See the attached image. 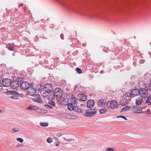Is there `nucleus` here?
Instances as JSON below:
<instances>
[{
  "label": "nucleus",
  "mask_w": 151,
  "mask_h": 151,
  "mask_svg": "<svg viewBox=\"0 0 151 151\" xmlns=\"http://www.w3.org/2000/svg\"><path fill=\"white\" fill-rule=\"evenodd\" d=\"M49 104L52 106H54L55 105V102L51 101H50L49 102Z\"/></svg>",
  "instance_id": "nucleus-30"
},
{
  "label": "nucleus",
  "mask_w": 151,
  "mask_h": 151,
  "mask_svg": "<svg viewBox=\"0 0 151 151\" xmlns=\"http://www.w3.org/2000/svg\"><path fill=\"white\" fill-rule=\"evenodd\" d=\"M71 103L75 104L76 103V99L74 98H72L70 100Z\"/></svg>",
  "instance_id": "nucleus-26"
},
{
  "label": "nucleus",
  "mask_w": 151,
  "mask_h": 151,
  "mask_svg": "<svg viewBox=\"0 0 151 151\" xmlns=\"http://www.w3.org/2000/svg\"><path fill=\"white\" fill-rule=\"evenodd\" d=\"M32 96V99L34 101L40 103L42 102V100L40 99V95L37 94L33 95Z\"/></svg>",
  "instance_id": "nucleus-11"
},
{
  "label": "nucleus",
  "mask_w": 151,
  "mask_h": 151,
  "mask_svg": "<svg viewBox=\"0 0 151 151\" xmlns=\"http://www.w3.org/2000/svg\"><path fill=\"white\" fill-rule=\"evenodd\" d=\"M107 111L106 109H101L100 110V113L101 114H104Z\"/></svg>",
  "instance_id": "nucleus-28"
},
{
  "label": "nucleus",
  "mask_w": 151,
  "mask_h": 151,
  "mask_svg": "<svg viewBox=\"0 0 151 151\" xmlns=\"http://www.w3.org/2000/svg\"><path fill=\"white\" fill-rule=\"evenodd\" d=\"M55 95L57 98L60 99L63 96V91L59 88H56L55 90Z\"/></svg>",
  "instance_id": "nucleus-3"
},
{
  "label": "nucleus",
  "mask_w": 151,
  "mask_h": 151,
  "mask_svg": "<svg viewBox=\"0 0 151 151\" xmlns=\"http://www.w3.org/2000/svg\"><path fill=\"white\" fill-rule=\"evenodd\" d=\"M44 90L47 93H50L52 91V85L50 84H45L44 86Z\"/></svg>",
  "instance_id": "nucleus-4"
},
{
  "label": "nucleus",
  "mask_w": 151,
  "mask_h": 151,
  "mask_svg": "<svg viewBox=\"0 0 151 151\" xmlns=\"http://www.w3.org/2000/svg\"><path fill=\"white\" fill-rule=\"evenodd\" d=\"M146 101L147 103H151V96H149L147 97Z\"/></svg>",
  "instance_id": "nucleus-29"
},
{
  "label": "nucleus",
  "mask_w": 151,
  "mask_h": 151,
  "mask_svg": "<svg viewBox=\"0 0 151 151\" xmlns=\"http://www.w3.org/2000/svg\"><path fill=\"white\" fill-rule=\"evenodd\" d=\"M60 37L63 40L64 39V36L63 34H61L60 35Z\"/></svg>",
  "instance_id": "nucleus-38"
},
{
  "label": "nucleus",
  "mask_w": 151,
  "mask_h": 151,
  "mask_svg": "<svg viewBox=\"0 0 151 151\" xmlns=\"http://www.w3.org/2000/svg\"><path fill=\"white\" fill-rule=\"evenodd\" d=\"M117 118H122L126 120H127V118L125 117L124 116H117Z\"/></svg>",
  "instance_id": "nucleus-35"
},
{
  "label": "nucleus",
  "mask_w": 151,
  "mask_h": 151,
  "mask_svg": "<svg viewBox=\"0 0 151 151\" xmlns=\"http://www.w3.org/2000/svg\"><path fill=\"white\" fill-rule=\"evenodd\" d=\"M14 45L12 44H10L6 46V48H7L10 51H13L14 49Z\"/></svg>",
  "instance_id": "nucleus-20"
},
{
  "label": "nucleus",
  "mask_w": 151,
  "mask_h": 151,
  "mask_svg": "<svg viewBox=\"0 0 151 151\" xmlns=\"http://www.w3.org/2000/svg\"><path fill=\"white\" fill-rule=\"evenodd\" d=\"M139 94L141 98H145L147 96L148 94L146 90L143 88H141L139 90Z\"/></svg>",
  "instance_id": "nucleus-9"
},
{
  "label": "nucleus",
  "mask_w": 151,
  "mask_h": 151,
  "mask_svg": "<svg viewBox=\"0 0 151 151\" xmlns=\"http://www.w3.org/2000/svg\"><path fill=\"white\" fill-rule=\"evenodd\" d=\"M68 108V109L70 111L74 110V107L73 106V104L72 103L68 104L67 105Z\"/></svg>",
  "instance_id": "nucleus-19"
},
{
  "label": "nucleus",
  "mask_w": 151,
  "mask_h": 151,
  "mask_svg": "<svg viewBox=\"0 0 151 151\" xmlns=\"http://www.w3.org/2000/svg\"><path fill=\"white\" fill-rule=\"evenodd\" d=\"M106 101L105 99H101L99 100L98 102V106L101 108L104 106L106 104Z\"/></svg>",
  "instance_id": "nucleus-12"
},
{
  "label": "nucleus",
  "mask_w": 151,
  "mask_h": 151,
  "mask_svg": "<svg viewBox=\"0 0 151 151\" xmlns=\"http://www.w3.org/2000/svg\"><path fill=\"white\" fill-rule=\"evenodd\" d=\"M66 118L69 119H75L78 118V117L72 114H67L66 115Z\"/></svg>",
  "instance_id": "nucleus-14"
},
{
  "label": "nucleus",
  "mask_w": 151,
  "mask_h": 151,
  "mask_svg": "<svg viewBox=\"0 0 151 151\" xmlns=\"http://www.w3.org/2000/svg\"><path fill=\"white\" fill-rule=\"evenodd\" d=\"M17 140L18 141L20 142H22L24 141L23 139L21 138H18L17 139Z\"/></svg>",
  "instance_id": "nucleus-34"
},
{
  "label": "nucleus",
  "mask_w": 151,
  "mask_h": 151,
  "mask_svg": "<svg viewBox=\"0 0 151 151\" xmlns=\"http://www.w3.org/2000/svg\"><path fill=\"white\" fill-rule=\"evenodd\" d=\"M14 96H11V98H12V99H13V98H14Z\"/></svg>",
  "instance_id": "nucleus-45"
},
{
  "label": "nucleus",
  "mask_w": 151,
  "mask_h": 151,
  "mask_svg": "<svg viewBox=\"0 0 151 151\" xmlns=\"http://www.w3.org/2000/svg\"><path fill=\"white\" fill-rule=\"evenodd\" d=\"M97 112V110L95 108L87 110L84 114L86 117H91L94 116Z\"/></svg>",
  "instance_id": "nucleus-2"
},
{
  "label": "nucleus",
  "mask_w": 151,
  "mask_h": 151,
  "mask_svg": "<svg viewBox=\"0 0 151 151\" xmlns=\"http://www.w3.org/2000/svg\"><path fill=\"white\" fill-rule=\"evenodd\" d=\"M30 86L29 83L26 81L22 82L20 85L21 88L24 90L27 89Z\"/></svg>",
  "instance_id": "nucleus-7"
},
{
  "label": "nucleus",
  "mask_w": 151,
  "mask_h": 151,
  "mask_svg": "<svg viewBox=\"0 0 151 151\" xmlns=\"http://www.w3.org/2000/svg\"><path fill=\"white\" fill-rule=\"evenodd\" d=\"M21 146L20 145H16V147H21Z\"/></svg>",
  "instance_id": "nucleus-40"
},
{
  "label": "nucleus",
  "mask_w": 151,
  "mask_h": 151,
  "mask_svg": "<svg viewBox=\"0 0 151 151\" xmlns=\"http://www.w3.org/2000/svg\"><path fill=\"white\" fill-rule=\"evenodd\" d=\"M12 83V81L8 78L3 79L2 81V84L4 86L9 87L11 86Z\"/></svg>",
  "instance_id": "nucleus-5"
},
{
  "label": "nucleus",
  "mask_w": 151,
  "mask_h": 151,
  "mask_svg": "<svg viewBox=\"0 0 151 151\" xmlns=\"http://www.w3.org/2000/svg\"><path fill=\"white\" fill-rule=\"evenodd\" d=\"M62 135V134L61 133H60L58 135V137H60Z\"/></svg>",
  "instance_id": "nucleus-42"
},
{
  "label": "nucleus",
  "mask_w": 151,
  "mask_h": 151,
  "mask_svg": "<svg viewBox=\"0 0 151 151\" xmlns=\"http://www.w3.org/2000/svg\"><path fill=\"white\" fill-rule=\"evenodd\" d=\"M40 125V126H41L42 127H46L48 126V124L46 122H44V123H42L41 122Z\"/></svg>",
  "instance_id": "nucleus-27"
},
{
  "label": "nucleus",
  "mask_w": 151,
  "mask_h": 151,
  "mask_svg": "<svg viewBox=\"0 0 151 151\" xmlns=\"http://www.w3.org/2000/svg\"><path fill=\"white\" fill-rule=\"evenodd\" d=\"M145 88L148 90H151V85L149 83H147L145 84Z\"/></svg>",
  "instance_id": "nucleus-24"
},
{
  "label": "nucleus",
  "mask_w": 151,
  "mask_h": 151,
  "mask_svg": "<svg viewBox=\"0 0 151 151\" xmlns=\"http://www.w3.org/2000/svg\"><path fill=\"white\" fill-rule=\"evenodd\" d=\"M101 47L104 51L106 52H107L109 51V49L107 47H105L103 46H101Z\"/></svg>",
  "instance_id": "nucleus-25"
},
{
  "label": "nucleus",
  "mask_w": 151,
  "mask_h": 151,
  "mask_svg": "<svg viewBox=\"0 0 151 151\" xmlns=\"http://www.w3.org/2000/svg\"><path fill=\"white\" fill-rule=\"evenodd\" d=\"M74 110V111L79 113L83 112L82 109L78 107H75Z\"/></svg>",
  "instance_id": "nucleus-21"
},
{
  "label": "nucleus",
  "mask_w": 151,
  "mask_h": 151,
  "mask_svg": "<svg viewBox=\"0 0 151 151\" xmlns=\"http://www.w3.org/2000/svg\"><path fill=\"white\" fill-rule=\"evenodd\" d=\"M142 102V98L140 96L137 97L135 100L136 104L137 105H139L141 104Z\"/></svg>",
  "instance_id": "nucleus-15"
},
{
  "label": "nucleus",
  "mask_w": 151,
  "mask_h": 151,
  "mask_svg": "<svg viewBox=\"0 0 151 151\" xmlns=\"http://www.w3.org/2000/svg\"><path fill=\"white\" fill-rule=\"evenodd\" d=\"M150 84H151V78L150 79Z\"/></svg>",
  "instance_id": "nucleus-44"
},
{
  "label": "nucleus",
  "mask_w": 151,
  "mask_h": 151,
  "mask_svg": "<svg viewBox=\"0 0 151 151\" xmlns=\"http://www.w3.org/2000/svg\"><path fill=\"white\" fill-rule=\"evenodd\" d=\"M27 110L33 109L35 110H37L39 109V108L37 106H29L27 108Z\"/></svg>",
  "instance_id": "nucleus-17"
},
{
  "label": "nucleus",
  "mask_w": 151,
  "mask_h": 151,
  "mask_svg": "<svg viewBox=\"0 0 151 151\" xmlns=\"http://www.w3.org/2000/svg\"><path fill=\"white\" fill-rule=\"evenodd\" d=\"M132 109V107H129L128 106H126L123 108L122 110V112H124L127 110H131Z\"/></svg>",
  "instance_id": "nucleus-18"
},
{
  "label": "nucleus",
  "mask_w": 151,
  "mask_h": 151,
  "mask_svg": "<svg viewBox=\"0 0 151 151\" xmlns=\"http://www.w3.org/2000/svg\"><path fill=\"white\" fill-rule=\"evenodd\" d=\"M12 132H15L19 131V130L18 129H16V128H14L12 130Z\"/></svg>",
  "instance_id": "nucleus-36"
},
{
  "label": "nucleus",
  "mask_w": 151,
  "mask_h": 151,
  "mask_svg": "<svg viewBox=\"0 0 151 151\" xmlns=\"http://www.w3.org/2000/svg\"><path fill=\"white\" fill-rule=\"evenodd\" d=\"M114 150V149H113L112 148L110 147L106 148L105 149V151H113Z\"/></svg>",
  "instance_id": "nucleus-32"
},
{
  "label": "nucleus",
  "mask_w": 151,
  "mask_h": 151,
  "mask_svg": "<svg viewBox=\"0 0 151 151\" xmlns=\"http://www.w3.org/2000/svg\"><path fill=\"white\" fill-rule=\"evenodd\" d=\"M144 62H145V61L143 60H140L139 61L140 63L141 64H143V63H144Z\"/></svg>",
  "instance_id": "nucleus-39"
},
{
  "label": "nucleus",
  "mask_w": 151,
  "mask_h": 151,
  "mask_svg": "<svg viewBox=\"0 0 151 151\" xmlns=\"http://www.w3.org/2000/svg\"><path fill=\"white\" fill-rule=\"evenodd\" d=\"M47 98L49 100H52L55 98L54 93L53 92H51L50 94L47 95Z\"/></svg>",
  "instance_id": "nucleus-16"
},
{
  "label": "nucleus",
  "mask_w": 151,
  "mask_h": 151,
  "mask_svg": "<svg viewBox=\"0 0 151 151\" xmlns=\"http://www.w3.org/2000/svg\"><path fill=\"white\" fill-rule=\"evenodd\" d=\"M76 71L77 73L79 74H81L82 73V70L79 68H76Z\"/></svg>",
  "instance_id": "nucleus-31"
},
{
  "label": "nucleus",
  "mask_w": 151,
  "mask_h": 151,
  "mask_svg": "<svg viewBox=\"0 0 151 151\" xmlns=\"http://www.w3.org/2000/svg\"><path fill=\"white\" fill-rule=\"evenodd\" d=\"M94 101L93 100H90L87 101V106L88 108L92 107L94 105Z\"/></svg>",
  "instance_id": "nucleus-13"
},
{
  "label": "nucleus",
  "mask_w": 151,
  "mask_h": 151,
  "mask_svg": "<svg viewBox=\"0 0 151 151\" xmlns=\"http://www.w3.org/2000/svg\"><path fill=\"white\" fill-rule=\"evenodd\" d=\"M47 106H48L49 107H50V108H52V107H50L48 105H47Z\"/></svg>",
  "instance_id": "nucleus-46"
},
{
  "label": "nucleus",
  "mask_w": 151,
  "mask_h": 151,
  "mask_svg": "<svg viewBox=\"0 0 151 151\" xmlns=\"http://www.w3.org/2000/svg\"><path fill=\"white\" fill-rule=\"evenodd\" d=\"M19 86V83L17 81L13 82V87H14V88L18 87Z\"/></svg>",
  "instance_id": "nucleus-23"
},
{
  "label": "nucleus",
  "mask_w": 151,
  "mask_h": 151,
  "mask_svg": "<svg viewBox=\"0 0 151 151\" xmlns=\"http://www.w3.org/2000/svg\"><path fill=\"white\" fill-rule=\"evenodd\" d=\"M55 145L56 146H58L60 145V142H59L57 141L55 143Z\"/></svg>",
  "instance_id": "nucleus-37"
},
{
  "label": "nucleus",
  "mask_w": 151,
  "mask_h": 151,
  "mask_svg": "<svg viewBox=\"0 0 151 151\" xmlns=\"http://www.w3.org/2000/svg\"><path fill=\"white\" fill-rule=\"evenodd\" d=\"M23 5V4H21L20 5V6H22Z\"/></svg>",
  "instance_id": "nucleus-43"
},
{
  "label": "nucleus",
  "mask_w": 151,
  "mask_h": 151,
  "mask_svg": "<svg viewBox=\"0 0 151 151\" xmlns=\"http://www.w3.org/2000/svg\"><path fill=\"white\" fill-rule=\"evenodd\" d=\"M139 94V91L138 89H135L132 90L130 93L129 95L130 97H133L135 96H138Z\"/></svg>",
  "instance_id": "nucleus-8"
},
{
  "label": "nucleus",
  "mask_w": 151,
  "mask_h": 151,
  "mask_svg": "<svg viewBox=\"0 0 151 151\" xmlns=\"http://www.w3.org/2000/svg\"><path fill=\"white\" fill-rule=\"evenodd\" d=\"M133 111L134 113H142V109L141 107H135L134 106H132Z\"/></svg>",
  "instance_id": "nucleus-10"
},
{
  "label": "nucleus",
  "mask_w": 151,
  "mask_h": 151,
  "mask_svg": "<svg viewBox=\"0 0 151 151\" xmlns=\"http://www.w3.org/2000/svg\"><path fill=\"white\" fill-rule=\"evenodd\" d=\"M118 104L114 100L109 101L107 102L106 106L108 108L113 109L118 107Z\"/></svg>",
  "instance_id": "nucleus-1"
},
{
  "label": "nucleus",
  "mask_w": 151,
  "mask_h": 151,
  "mask_svg": "<svg viewBox=\"0 0 151 151\" xmlns=\"http://www.w3.org/2000/svg\"><path fill=\"white\" fill-rule=\"evenodd\" d=\"M127 104V102H125V104H124V105H125Z\"/></svg>",
  "instance_id": "nucleus-41"
},
{
  "label": "nucleus",
  "mask_w": 151,
  "mask_h": 151,
  "mask_svg": "<svg viewBox=\"0 0 151 151\" xmlns=\"http://www.w3.org/2000/svg\"><path fill=\"white\" fill-rule=\"evenodd\" d=\"M28 93L32 96L34 95L36 92V89L33 87L32 85H30L27 89Z\"/></svg>",
  "instance_id": "nucleus-6"
},
{
  "label": "nucleus",
  "mask_w": 151,
  "mask_h": 151,
  "mask_svg": "<svg viewBox=\"0 0 151 151\" xmlns=\"http://www.w3.org/2000/svg\"><path fill=\"white\" fill-rule=\"evenodd\" d=\"M79 97L81 98L80 99L82 101H85L86 99V96L84 94H80Z\"/></svg>",
  "instance_id": "nucleus-22"
},
{
  "label": "nucleus",
  "mask_w": 151,
  "mask_h": 151,
  "mask_svg": "<svg viewBox=\"0 0 151 151\" xmlns=\"http://www.w3.org/2000/svg\"><path fill=\"white\" fill-rule=\"evenodd\" d=\"M47 141L48 143H50L52 142V139L50 137L48 138L47 139Z\"/></svg>",
  "instance_id": "nucleus-33"
}]
</instances>
